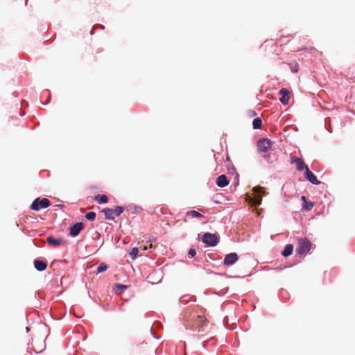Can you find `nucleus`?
Instances as JSON below:
<instances>
[{
	"instance_id": "nucleus-1",
	"label": "nucleus",
	"mask_w": 355,
	"mask_h": 355,
	"mask_svg": "<svg viewBox=\"0 0 355 355\" xmlns=\"http://www.w3.org/2000/svg\"><path fill=\"white\" fill-rule=\"evenodd\" d=\"M311 243L306 238L298 239L296 251L297 254L304 257L311 250Z\"/></svg>"
},
{
	"instance_id": "nucleus-2",
	"label": "nucleus",
	"mask_w": 355,
	"mask_h": 355,
	"mask_svg": "<svg viewBox=\"0 0 355 355\" xmlns=\"http://www.w3.org/2000/svg\"><path fill=\"white\" fill-rule=\"evenodd\" d=\"M253 196L249 197L250 202L254 206H259L261 204L262 195L264 193L263 189L261 187H254Z\"/></svg>"
},
{
	"instance_id": "nucleus-3",
	"label": "nucleus",
	"mask_w": 355,
	"mask_h": 355,
	"mask_svg": "<svg viewBox=\"0 0 355 355\" xmlns=\"http://www.w3.org/2000/svg\"><path fill=\"white\" fill-rule=\"evenodd\" d=\"M123 207L116 206L114 209L105 208L102 210V212L105 214L106 219L113 220L116 216H119L123 213Z\"/></svg>"
},
{
	"instance_id": "nucleus-4",
	"label": "nucleus",
	"mask_w": 355,
	"mask_h": 355,
	"mask_svg": "<svg viewBox=\"0 0 355 355\" xmlns=\"http://www.w3.org/2000/svg\"><path fill=\"white\" fill-rule=\"evenodd\" d=\"M51 205V202L47 198H36L31 205V209L35 211H38L40 209L47 208Z\"/></svg>"
},
{
	"instance_id": "nucleus-5",
	"label": "nucleus",
	"mask_w": 355,
	"mask_h": 355,
	"mask_svg": "<svg viewBox=\"0 0 355 355\" xmlns=\"http://www.w3.org/2000/svg\"><path fill=\"white\" fill-rule=\"evenodd\" d=\"M202 241L208 246H216L218 243V238L216 234L205 233L202 237Z\"/></svg>"
},
{
	"instance_id": "nucleus-6",
	"label": "nucleus",
	"mask_w": 355,
	"mask_h": 355,
	"mask_svg": "<svg viewBox=\"0 0 355 355\" xmlns=\"http://www.w3.org/2000/svg\"><path fill=\"white\" fill-rule=\"evenodd\" d=\"M272 144V143L269 139L262 138L257 141V146L259 150L261 152H266L271 148Z\"/></svg>"
},
{
	"instance_id": "nucleus-7",
	"label": "nucleus",
	"mask_w": 355,
	"mask_h": 355,
	"mask_svg": "<svg viewBox=\"0 0 355 355\" xmlns=\"http://www.w3.org/2000/svg\"><path fill=\"white\" fill-rule=\"evenodd\" d=\"M291 163L295 164L297 170L300 171L302 170L306 171V168H308V166L306 165L302 159L299 157H293L291 158Z\"/></svg>"
},
{
	"instance_id": "nucleus-8",
	"label": "nucleus",
	"mask_w": 355,
	"mask_h": 355,
	"mask_svg": "<svg viewBox=\"0 0 355 355\" xmlns=\"http://www.w3.org/2000/svg\"><path fill=\"white\" fill-rule=\"evenodd\" d=\"M83 228L84 224L83 223H76L75 225L70 227L69 234L73 237L76 236L80 234V232H81V230H83Z\"/></svg>"
},
{
	"instance_id": "nucleus-9",
	"label": "nucleus",
	"mask_w": 355,
	"mask_h": 355,
	"mask_svg": "<svg viewBox=\"0 0 355 355\" xmlns=\"http://www.w3.org/2000/svg\"><path fill=\"white\" fill-rule=\"evenodd\" d=\"M239 259V257L236 253L232 252L227 254L224 259V264L225 266H231L235 263Z\"/></svg>"
},
{
	"instance_id": "nucleus-10",
	"label": "nucleus",
	"mask_w": 355,
	"mask_h": 355,
	"mask_svg": "<svg viewBox=\"0 0 355 355\" xmlns=\"http://www.w3.org/2000/svg\"><path fill=\"white\" fill-rule=\"evenodd\" d=\"M279 94L281 95V98L279 101L283 105H288L290 99V92L286 88H282L279 91Z\"/></svg>"
},
{
	"instance_id": "nucleus-11",
	"label": "nucleus",
	"mask_w": 355,
	"mask_h": 355,
	"mask_svg": "<svg viewBox=\"0 0 355 355\" xmlns=\"http://www.w3.org/2000/svg\"><path fill=\"white\" fill-rule=\"evenodd\" d=\"M304 176L306 180L313 184L318 185L320 184V182L318 180L316 176L309 169V168H306V171L304 172Z\"/></svg>"
},
{
	"instance_id": "nucleus-12",
	"label": "nucleus",
	"mask_w": 355,
	"mask_h": 355,
	"mask_svg": "<svg viewBox=\"0 0 355 355\" xmlns=\"http://www.w3.org/2000/svg\"><path fill=\"white\" fill-rule=\"evenodd\" d=\"M47 243L52 246L57 247L60 246L64 243V241L62 239H55L53 236H48Z\"/></svg>"
},
{
	"instance_id": "nucleus-13",
	"label": "nucleus",
	"mask_w": 355,
	"mask_h": 355,
	"mask_svg": "<svg viewBox=\"0 0 355 355\" xmlns=\"http://www.w3.org/2000/svg\"><path fill=\"white\" fill-rule=\"evenodd\" d=\"M216 184L219 187H224L228 185L229 181L226 175H221L217 178Z\"/></svg>"
},
{
	"instance_id": "nucleus-14",
	"label": "nucleus",
	"mask_w": 355,
	"mask_h": 355,
	"mask_svg": "<svg viewBox=\"0 0 355 355\" xmlns=\"http://www.w3.org/2000/svg\"><path fill=\"white\" fill-rule=\"evenodd\" d=\"M34 266L38 271H44L47 267V263L44 261L35 260Z\"/></svg>"
},
{
	"instance_id": "nucleus-15",
	"label": "nucleus",
	"mask_w": 355,
	"mask_h": 355,
	"mask_svg": "<svg viewBox=\"0 0 355 355\" xmlns=\"http://www.w3.org/2000/svg\"><path fill=\"white\" fill-rule=\"evenodd\" d=\"M302 200L304 202L302 208L306 211L311 210L314 206V203L306 200V198L304 196L301 197Z\"/></svg>"
},
{
	"instance_id": "nucleus-16",
	"label": "nucleus",
	"mask_w": 355,
	"mask_h": 355,
	"mask_svg": "<svg viewBox=\"0 0 355 355\" xmlns=\"http://www.w3.org/2000/svg\"><path fill=\"white\" fill-rule=\"evenodd\" d=\"M293 251V245L291 244H288L285 246L284 250L282 252V254L286 257L292 254Z\"/></svg>"
},
{
	"instance_id": "nucleus-17",
	"label": "nucleus",
	"mask_w": 355,
	"mask_h": 355,
	"mask_svg": "<svg viewBox=\"0 0 355 355\" xmlns=\"http://www.w3.org/2000/svg\"><path fill=\"white\" fill-rule=\"evenodd\" d=\"M94 199L98 203H107L108 202V198L106 195H97L94 196Z\"/></svg>"
},
{
	"instance_id": "nucleus-18",
	"label": "nucleus",
	"mask_w": 355,
	"mask_h": 355,
	"mask_svg": "<svg viewBox=\"0 0 355 355\" xmlns=\"http://www.w3.org/2000/svg\"><path fill=\"white\" fill-rule=\"evenodd\" d=\"M253 128L254 129H259L261 127L262 121L260 118H256L253 120L252 122Z\"/></svg>"
},
{
	"instance_id": "nucleus-19",
	"label": "nucleus",
	"mask_w": 355,
	"mask_h": 355,
	"mask_svg": "<svg viewBox=\"0 0 355 355\" xmlns=\"http://www.w3.org/2000/svg\"><path fill=\"white\" fill-rule=\"evenodd\" d=\"M187 215L191 216L193 218H202L203 216L197 211L192 210L187 213Z\"/></svg>"
},
{
	"instance_id": "nucleus-20",
	"label": "nucleus",
	"mask_w": 355,
	"mask_h": 355,
	"mask_svg": "<svg viewBox=\"0 0 355 355\" xmlns=\"http://www.w3.org/2000/svg\"><path fill=\"white\" fill-rule=\"evenodd\" d=\"M139 252V248H133L131 251L129 253L130 257L131 259H136L137 254Z\"/></svg>"
},
{
	"instance_id": "nucleus-21",
	"label": "nucleus",
	"mask_w": 355,
	"mask_h": 355,
	"mask_svg": "<svg viewBox=\"0 0 355 355\" xmlns=\"http://www.w3.org/2000/svg\"><path fill=\"white\" fill-rule=\"evenodd\" d=\"M107 269V266L105 263H101L97 268V273L105 272Z\"/></svg>"
},
{
	"instance_id": "nucleus-22",
	"label": "nucleus",
	"mask_w": 355,
	"mask_h": 355,
	"mask_svg": "<svg viewBox=\"0 0 355 355\" xmlns=\"http://www.w3.org/2000/svg\"><path fill=\"white\" fill-rule=\"evenodd\" d=\"M85 218L88 220H94L96 218V213L95 212H93V211H90V212H88L87 214H86L85 215Z\"/></svg>"
},
{
	"instance_id": "nucleus-23",
	"label": "nucleus",
	"mask_w": 355,
	"mask_h": 355,
	"mask_svg": "<svg viewBox=\"0 0 355 355\" xmlns=\"http://www.w3.org/2000/svg\"><path fill=\"white\" fill-rule=\"evenodd\" d=\"M153 247V246L152 243L149 244L148 246L145 245H140L139 247V249H140L141 250H147L148 248H152Z\"/></svg>"
},
{
	"instance_id": "nucleus-24",
	"label": "nucleus",
	"mask_w": 355,
	"mask_h": 355,
	"mask_svg": "<svg viewBox=\"0 0 355 355\" xmlns=\"http://www.w3.org/2000/svg\"><path fill=\"white\" fill-rule=\"evenodd\" d=\"M196 250L194 249L191 248L189 250V252H188L189 256H190L191 257H193L196 255Z\"/></svg>"
},
{
	"instance_id": "nucleus-25",
	"label": "nucleus",
	"mask_w": 355,
	"mask_h": 355,
	"mask_svg": "<svg viewBox=\"0 0 355 355\" xmlns=\"http://www.w3.org/2000/svg\"><path fill=\"white\" fill-rule=\"evenodd\" d=\"M116 287L118 288V289H120L121 291H123V290L126 289L127 288V286H125V285H123V284H117L116 285Z\"/></svg>"
},
{
	"instance_id": "nucleus-26",
	"label": "nucleus",
	"mask_w": 355,
	"mask_h": 355,
	"mask_svg": "<svg viewBox=\"0 0 355 355\" xmlns=\"http://www.w3.org/2000/svg\"><path fill=\"white\" fill-rule=\"evenodd\" d=\"M305 49H307V48H305ZM308 50L310 53L317 52L316 49H315L314 47H310L309 49H308Z\"/></svg>"
},
{
	"instance_id": "nucleus-27",
	"label": "nucleus",
	"mask_w": 355,
	"mask_h": 355,
	"mask_svg": "<svg viewBox=\"0 0 355 355\" xmlns=\"http://www.w3.org/2000/svg\"><path fill=\"white\" fill-rule=\"evenodd\" d=\"M264 158H266L268 160H269L270 156L269 155H264Z\"/></svg>"
}]
</instances>
